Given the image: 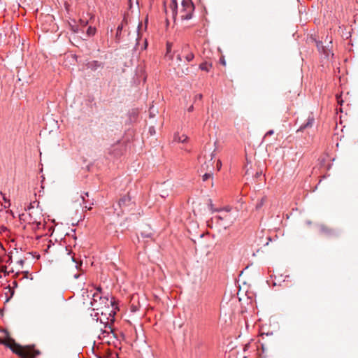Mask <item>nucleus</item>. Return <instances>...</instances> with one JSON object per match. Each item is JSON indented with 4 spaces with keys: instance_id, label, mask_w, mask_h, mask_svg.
Listing matches in <instances>:
<instances>
[{
    "instance_id": "23",
    "label": "nucleus",
    "mask_w": 358,
    "mask_h": 358,
    "mask_svg": "<svg viewBox=\"0 0 358 358\" xmlns=\"http://www.w3.org/2000/svg\"><path fill=\"white\" fill-rule=\"evenodd\" d=\"M199 67L201 70L208 71V64L207 63L201 64Z\"/></svg>"
},
{
    "instance_id": "5",
    "label": "nucleus",
    "mask_w": 358,
    "mask_h": 358,
    "mask_svg": "<svg viewBox=\"0 0 358 358\" xmlns=\"http://www.w3.org/2000/svg\"><path fill=\"white\" fill-rule=\"evenodd\" d=\"M98 304H99V306H101L103 307V309L100 310H101V314L102 315H104L106 316L107 315H108V317H107V320H110L111 322H113L114 320H115V315L116 314V310L117 309V305L116 304V303L115 302L114 307L111 306V308H112L111 310L110 309V307L108 308V309H107L104 306V303H103L102 301H98Z\"/></svg>"
},
{
    "instance_id": "8",
    "label": "nucleus",
    "mask_w": 358,
    "mask_h": 358,
    "mask_svg": "<svg viewBox=\"0 0 358 358\" xmlns=\"http://www.w3.org/2000/svg\"><path fill=\"white\" fill-rule=\"evenodd\" d=\"M117 205L122 211L125 210L131 205V198L129 195L122 196L118 201Z\"/></svg>"
},
{
    "instance_id": "32",
    "label": "nucleus",
    "mask_w": 358,
    "mask_h": 358,
    "mask_svg": "<svg viewBox=\"0 0 358 358\" xmlns=\"http://www.w3.org/2000/svg\"><path fill=\"white\" fill-rule=\"evenodd\" d=\"M80 276H81V273H76V274L73 275V278H74L75 279H78V278H79Z\"/></svg>"
},
{
    "instance_id": "29",
    "label": "nucleus",
    "mask_w": 358,
    "mask_h": 358,
    "mask_svg": "<svg viewBox=\"0 0 358 358\" xmlns=\"http://www.w3.org/2000/svg\"><path fill=\"white\" fill-rule=\"evenodd\" d=\"M149 132L150 133L151 135H153V134H155V130L154 127H150Z\"/></svg>"
},
{
    "instance_id": "14",
    "label": "nucleus",
    "mask_w": 358,
    "mask_h": 358,
    "mask_svg": "<svg viewBox=\"0 0 358 358\" xmlns=\"http://www.w3.org/2000/svg\"><path fill=\"white\" fill-rule=\"evenodd\" d=\"M102 66V64L98 61H92L88 64V67L92 71L96 70L98 68Z\"/></svg>"
},
{
    "instance_id": "12",
    "label": "nucleus",
    "mask_w": 358,
    "mask_h": 358,
    "mask_svg": "<svg viewBox=\"0 0 358 358\" xmlns=\"http://www.w3.org/2000/svg\"><path fill=\"white\" fill-rule=\"evenodd\" d=\"M89 194L88 192H85L84 195H81L83 203V208L90 210L92 208V206L94 204L93 201H90L89 199H86L85 197H88Z\"/></svg>"
},
{
    "instance_id": "16",
    "label": "nucleus",
    "mask_w": 358,
    "mask_h": 358,
    "mask_svg": "<svg viewBox=\"0 0 358 358\" xmlns=\"http://www.w3.org/2000/svg\"><path fill=\"white\" fill-rule=\"evenodd\" d=\"M211 209H212L213 212H217L219 213H224V212H226V213H227V214H229V213L231 210V208L229 206L224 207L223 208H215V209H213V208L211 207Z\"/></svg>"
},
{
    "instance_id": "20",
    "label": "nucleus",
    "mask_w": 358,
    "mask_h": 358,
    "mask_svg": "<svg viewBox=\"0 0 358 358\" xmlns=\"http://www.w3.org/2000/svg\"><path fill=\"white\" fill-rule=\"evenodd\" d=\"M122 29H123V24H120L117 26V31H116V38L117 40H119L120 37V35H121V33H122Z\"/></svg>"
},
{
    "instance_id": "37",
    "label": "nucleus",
    "mask_w": 358,
    "mask_h": 358,
    "mask_svg": "<svg viewBox=\"0 0 358 358\" xmlns=\"http://www.w3.org/2000/svg\"><path fill=\"white\" fill-rule=\"evenodd\" d=\"M85 293H88V291L84 292L83 296H84Z\"/></svg>"
},
{
    "instance_id": "2",
    "label": "nucleus",
    "mask_w": 358,
    "mask_h": 358,
    "mask_svg": "<svg viewBox=\"0 0 358 358\" xmlns=\"http://www.w3.org/2000/svg\"><path fill=\"white\" fill-rule=\"evenodd\" d=\"M99 301L104 303V306L107 309L110 306L114 307L115 306V301L113 299L109 300L107 296H102L99 293L94 292L92 294V298L90 301V305L93 310H99L103 309V307L98 304Z\"/></svg>"
},
{
    "instance_id": "7",
    "label": "nucleus",
    "mask_w": 358,
    "mask_h": 358,
    "mask_svg": "<svg viewBox=\"0 0 358 358\" xmlns=\"http://www.w3.org/2000/svg\"><path fill=\"white\" fill-rule=\"evenodd\" d=\"M315 123V117L313 113H310L307 118L306 122L302 124L299 128L296 130V132H302L306 129L313 127Z\"/></svg>"
},
{
    "instance_id": "36",
    "label": "nucleus",
    "mask_w": 358,
    "mask_h": 358,
    "mask_svg": "<svg viewBox=\"0 0 358 358\" xmlns=\"http://www.w3.org/2000/svg\"><path fill=\"white\" fill-rule=\"evenodd\" d=\"M11 261V257H9L8 260L7 261V263L10 262Z\"/></svg>"
},
{
    "instance_id": "30",
    "label": "nucleus",
    "mask_w": 358,
    "mask_h": 358,
    "mask_svg": "<svg viewBox=\"0 0 358 358\" xmlns=\"http://www.w3.org/2000/svg\"><path fill=\"white\" fill-rule=\"evenodd\" d=\"M273 130H269L266 133L265 136H271L273 134Z\"/></svg>"
},
{
    "instance_id": "31",
    "label": "nucleus",
    "mask_w": 358,
    "mask_h": 358,
    "mask_svg": "<svg viewBox=\"0 0 358 358\" xmlns=\"http://www.w3.org/2000/svg\"><path fill=\"white\" fill-rule=\"evenodd\" d=\"M176 59L178 62H182V55L180 54H178L176 57Z\"/></svg>"
},
{
    "instance_id": "11",
    "label": "nucleus",
    "mask_w": 358,
    "mask_h": 358,
    "mask_svg": "<svg viewBox=\"0 0 358 358\" xmlns=\"http://www.w3.org/2000/svg\"><path fill=\"white\" fill-rule=\"evenodd\" d=\"M189 48V45L188 44H185L182 46V52L183 53H187V55L185 56V59L187 62H191L194 58V55L192 52H188Z\"/></svg>"
},
{
    "instance_id": "21",
    "label": "nucleus",
    "mask_w": 358,
    "mask_h": 358,
    "mask_svg": "<svg viewBox=\"0 0 358 358\" xmlns=\"http://www.w3.org/2000/svg\"><path fill=\"white\" fill-rule=\"evenodd\" d=\"M320 230L322 232L325 233L327 234H331V233H332L331 229H329L327 227L323 226V225L320 227Z\"/></svg>"
},
{
    "instance_id": "13",
    "label": "nucleus",
    "mask_w": 358,
    "mask_h": 358,
    "mask_svg": "<svg viewBox=\"0 0 358 358\" xmlns=\"http://www.w3.org/2000/svg\"><path fill=\"white\" fill-rule=\"evenodd\" d=\"M188 137L185 134L180 135L178 133H176L173 136V141L178 143H185L187 141Z\"/></svg>"
},
{
    "instance_id": "6",
    "label": "nucleus",
    "mask_w": 358,
    "mask_h": 358,
    "mask_svg": "<svg viewBox=\"0 0 358 358\" xmlns=\"http://www.w3.org/2000/svg\"><path fill=\"white\" fill-rule=\"evenodd\" d=\"M27 210H29V220L28 222L29 224H31L33 225H36V227L39 229L41 226V221L38 220L37 218L34 217L32 214L34 213L35 209L34 207L30 204Z\"/></svg>"
},
{
    "instance_id": "4",
    "label": "nucleus",
    "mask_w": 358,
    "mask_h": 358,
    "mask_svg": "<svg viewBox=\"0 0 358 358\" xmlns=\"http://www.w3.org/2000/svg\"><path fill=\"white\" fill-rule=\"evenodd\" d=\"M15 345L17 348L16 349H14L12 346H9V348L14 353L20 356V358H36V357L40 354L39 350H34V353H31L29 352H25V350L17 343H15Z\"/></svg>"
},
{
    "instance_id": "33",
    "label": "nucleus",
    "mask_w": 358,
    "mask_h": 358,
    "mask_svg": "<svg viewBox=\"0 0 358 358\" xmlns=\"http://www.w3.org/2000/svg\"><path fill=\"white\" fill-rule=\"evenodd\" d=\"M193 110H194V106H193V105H191V106L188 108V109H187L188 112H192V111H193Z\"/></svg>"
},
{
    "instance_id": "19",
    "label": "nucleus",
    "mask_w": 358,
    "mask_h": 358,
    "mask_svg": "<svg viewBox=\"0 0 358 358\" xmlns=\"http://www.w3.org/2000/svg\"><path fill=\"white\" fill-rule=\"evenodd\" d=\"M96 33V28L90 26L87 30V34L88 36H93Z\"/></svg>"
},
{
    "instance_id": "34",
    "label": "nucleus",
    "mask_w": 358,
    "mask_h": 358,
    "mask_svg": "<svg viewBox=\"0 0 358 358\" xmlns=\"http://www.w3.org/2000/svg\"><path fill=\"white\" fill-rule=\"evenodd\" d=\"M24 262V260H23V259H20L17 261V264H19L20 265H23Z\"/></svg>"
},
{
    "instance_id": "35",
    "label": "nucleus",
    "mask_w": 358,
    "mask_h": 358,
    "mask_svg": "<svg viewBox=\"0 0 358 358\" xmlns=\"http://www.w3.org/2000/svg\"><path fill=\"white\" fill-rule=\"evenodd\" d=\"M101 291H102V289L100 287H99L96 288V292H98V293H99L101 294Z\"/></svg>"
},
{
    "instance_id": "18",
    "label": "nucleus",
    "mask_w": 358,
    "mask_h": 358,
    "mask_svg": "<svg viewBox=\"0 0 358 358\" xmlns=\"http://www.w3.org/2000/svg\"><path fill=\"white\" fill-rule=\"evenodd\" d=\"M71 259H72V261L76 263L75 266H76V269H78V271H82L83 262L82 261L78 262L76 260V259L74 257V256H73L71 257Z\"/></svg>"
},
{
    "instance_id": "1",
    "label": "nucleus",
    "mask_w": 358,
    "mask_h": 358,
    "mask_svg": "<svg viewBox=\"0 0 358 358\" xmlns=\"http://www.w3.org/2000/svg\"><path fill=\"white\" fill-rule=\"evenodd\" d=\"M232 218L229 214L224 212V213H220L219 215H215L208 221V225L213 227V224L217 227L224 228V229L229 228L232 224Z\"/></svg>"
},
{
    "instance_id": "15",
    "label": "nucleus",
    "mask_w": 358,
    "mask_h": 358,
    "mask_svg": "<svg viewBox=\"0 0 358 358\" xmlns=\"http://www.w3.org/2000/svg\"><path fill=\"white\" fill-rule=\"evenodd\" d=\"M315 43H316V46H317L318 50L322 51L324 55L328 56V52L326 50V48L322 45V42L320 41L315 40Z\"/></svg>"
},
{
    "instance_id": "26",
    "label": "nucleus",
    "mask_w": 358,
    "mask_h": 358,
    "mask_svg": "<svg viewBox=\"0 0 358 358\" xmlns=\"http://www.w3.org/2000/svg\"><path fill=\"white\" fill-rule=\"evenodd\" d=\"M202 97H203V95L201 94H198L195 95L194 101L196 102L198 100L201 101L202 99Z\"/></svg>"
},
{
    "instance_id": "10",
    "label": "nucleus",
    "mask_w": 358,
    "mask_h": 358,
    "mask_svg": "<svg viewBox=\"0 0 358 358\" xmlns=\"http://www.w3.org/2000/svg\"><path fill=\"white\" fill-rule=\"evenodd\" d=\"M122 152V145L119 143L112 145L109 149V154L113 155L115 157L121 155Z\"/></svg>"
},
{
    "instance_id": "9",
    "label": "nucleus",
    "mask_w": 358,
    "mask_h": 358,
    "mask_svg": "<svg viewBox=\"0 0 358 358\" xmlns=\"http://www.w3.org/2000/svg\"><path fill=\"white\" fill-rule=\"evenodd\" d=\"M177 8V0H171L169 8H165V12L167 15L169 12H171L173 18H175L176 15L178 14Z\"/></svg>"
},
{
    "instance_id": "22",
    "label": "nucleus",
    "mask_w": 358,
    "mask_h": 358,
    "mask_svg": "<svg viewBox=\"0 0 358 358\" xmlns=\"http://www.w3.org/2000/svg\"><path fill=\"white\" fill-rule=\"evenodd\" d=\"M212 176H213V174L210 173H206L204 175H203L202 179L203 181H206L209 178H210L212 177Z\"/></svg>"
},
{
    "instance_id": "28",
    "label": "nucleus",
    "mask_w": 358,
    "mask_h": 358,
    "mask_svg": "<svg viewBox=\"0 0 358 358\" xmlns=\"http://www.w3.org/2000/svg\"><path fill=\"white\" fill-rule=\"evenodd\" d=\"M13 343H13V345H10V344H8V343H6L3 342V341H2V340L0 338V344H1V343H3L4 345H6L7 347H8V348H9V346H12L14 349H16L17 348H16V346L15 345V343L14 341H13Z\"/></svg>"
},
{
    "instance_id": "24",
    "label": "nucleus",
    "mask_w": 358,
    "mask_h": 358,
    "mask_svg": "<svg viewBox=\"0 0 358 358\" xmlns=\"http://www.w3.org/2000/svg\"><path fill=\"white\" fill-rule=\"evenodd\" d=\"M264 198H262V200H261L260 201H259L257 203V204H256V209H259V208L262 206V205H263V203H264Z\"/></svg>"
},
{
    "instance_id": "3",
    "label": "nucleus",
    "mask_w": 358,
    "mask_h": 358,
    "mask_svg": "<svg viewBox=\"0 0 358 358\" xmlns=\"http://www.w3.org/2000/svg\"><path fill=\"white\" fill-rule=\"evenodd\" d=\"M194 6L192 0H182L181 2V8L180 10V17L182 20H188L192 19Z\"/></svg>"
},
{
    "instance_id": "38",
    "label": "nucleus",
    "mask_w": 358,
    "mask_h": 358,
    "mask_svg": "<svg viewBox=\"0 0 358 358\" xmlns=\"http://www.w3.org/2000/svg\"><path fill=\"white\" fill-rule=\"evenodd\" d=\"M222 63L223 64H225V62H224V60H223V61H222Z\"/></svg>"
},
{
    "instance_id": "17",
    "label": "nucleus",
    "mask_w": 358,
    "mask_h": 358,
    "mask_svg": "<svg viewBox=\"0 0 358 358\" xmlns=\"http://www.w3.org/2000/svg\"><path fill=\"white\" fill-rule=\"evenodd\" d=\"M171 47L172 43L167 42L166 43V56L169 57L171 59H173V55H171Z\"/></svg>"
},
{
    "instance_id": "25",
    "label": "nucleus",
    "mask_w": 358,
    "mask_h": 358,
    "mask_svg": "<svg viewBox=\"0 0 358 358\" xmlns=\"http://www.w3.org/2000/svg\"><path fill=\"white\" fill-rule=\"evenodd\" d=\"M88 24V22L87 20H83V19H80V24L82 26V27H86Z\"/></svg>"
},
{
    "instance_id": "39",
    "label": "nucleus",
    "mask_w": 358,
    "mask_h": 358,
    "mask_svg": "<svg viewBox=\"0 0 358 358\" xmlns=\"http://www.w3.org/2000/svg\"><path fill=\"white\" fill-rule=\"evenodd\" d=\"M108 327L110 329V330L112 331V329H111V326L110 325H108Z\"/></svg>"
},
{
    "instance_id": "27",
    "label": "nucleus",
    "mask_w": 358,
    "mask_h": 358,
    "mask_svg": "<svg viewBox=\"0 0 358 358\" xmlns=\"http://www.w3.org/2000/svg\"><path fill=\"white\" fill-rule=\"evenodd\" d=\"M141 236L143 238H151L152 234L151 233H144V232H142L141 233Z\"/></svg>"
}]
</instances>
